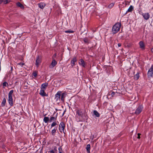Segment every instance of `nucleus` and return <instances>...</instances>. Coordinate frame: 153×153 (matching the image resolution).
Here are the masks:
<instances>
[{"label": "nucleus", "instance_id": "32", "mask_svg": "<svg viewBox=\"0 0 153 153\" xmlns=\"http://www.w3.org/2000/svg\"><path fill=\"white\" fill-rule=\"evenodd\" d=\"M59 153H62V147H59L58 149Z\"/></svg>", "mask_w": 153, "mask_h": 153}, {"label": "nucleus", "instance_id": "40", "mask_svg": "<svg viewBox=\"0 0 153 153\" xmlns=\"http://www.w3.org/2000/svg\"><path fill=\"white\" fill-rule=\"evenodd\" d=\"M50 152L51 153H55L53 150H51Z\"/></svg>", "mask_w": 153, "mask_h": 153}, {"label": "nucleus", "instance_id": "17", "mask_svg": "<svg viewBox=\"0 0 153 153\" xmlns=\"http://www.w3.org/2000/svg\"><path fill=\"white\" fill-rule=\"evenodd\" d=\"M6 98L4 97L3 98V101L1 104V107H3L5 106L6 102Z\"/></svg>", "mask_w": 153, "mask_h": 153}, {"label": "nucleus", "instance_id": "23", "mask_svg": "<svg viewBox=\"0 0 153 153\" xmlns=\"http://www.w3.org/2000/svg\"><path fill=\"white\" fill-rule=\"evenodd\" d=\"M43 121L45 123H47L49 121V118L48 117H45L43 119Z\"/></svg>", "mask_w": 153, "mask_h": 153}, {"label": "nucleus", "instance_id": "3", "mask_svg": "<svg viewBox=\"0 0 153 153\" xmlns=\"http://www.w3.org/2000/svg\"><path fill=\"white\" fill-rule=\"evenodd\" d=\"M65 128V124L63 122H61L59 126V130L61 133L63 132L65 134V132L64 131Z\"/></svg>", "mask_w": 153, "mask_h": 153}, {"label": "nucleus", "instance_id": "37", "mask_svg": "<svg viewBox=\"0 0 153 153\" xmlns=\"http://www.w3.org/2000/svg\"><path fill=\"white\" fill-rule=\"evenodd\" d=\"M65 112H66V110H65L64 111V112H63V114H62V116H64V115L65 113Z\"/></svg>", "mask_w": 153, "mask_h": 153}, {"label": "nucleus", "instance_id": "43", "mask_svg": "<svg viewBox=\"0 0 153 153\" xmlns=\"http://www.w3.org/2000/svg\"><path fill=\"white\" fill-rule=\"evenodd\" d=\"M13 67H11V71H13Z\"/></svg>", "mask_w": 153, "mask_h": 153}, {"label": "nucleus", "instance_id": "16", "mask_svg": "<svg viewBox=\"0 0 153 153\" xmlns=\"http://www.w3.org/2000/svg\"><path fill=\"white\" fill-rule=\"evenodd\" d=\"M39 7L41 9H43L45 6V4L43 3H41L39 4Z\"/></svg>", "mask_w": 153, "mask_h": 153}, {"label": "nucleus", "instance_id": "18", "mask_svg": "<svg viewBox=\"0 0 153 153\" xmlns=\"http://www.w3.org/2000/svg\"><path fill=\"white\" fill-rule=\"evenodd\" d=\"M77 59L76 58H73L71 61V65L73 67L75 65V62H76Z\"/></svg>", "mask_w": 153, "mask_h": 153}, {"label": "nucleus", "instance_id": "33", "mask_svg": "<svg viewBox=\"0 0 153 153\" xmlns=\"http://www.w3.org/2000/svg\"><path fill=\"white\" fill-rule=\"evenodd\" d=\"M114 5V3H112L108 5V7L109 8H111Z\"/></svg>", "mask_w": 153, "mask_h": 153}, {"label": "nucleus", "instance_id": "41", "mask_svg": "<svg viewBox=\"0 0 153 153\" xmlns=\"http://www.w3.org/2000/svg\"><path fill=\"white\" fill-rule=\"evenodd\" d=\"M121 44L120 43H118V47H120L121 46Z\"/></svg>", "mask_w": 153, "mask_h": 153}, {"label": "nucleus", "instance_id": "34", "mask_svg": "<svg viewBox=\"0 0 153 153\" xmlns=\"http://www.w3.org/2000/svg\"><path fill=\"white\" fill-rule=\"evenodd\" d=\"M24 64H25L24 63H22L20 62V63H18L17 64V65H20L21 67H22L24 65Z\"/></svg>", "mask_w": 153, "mask_h": 153}, {"label": "nucleus", "instance_id": "27", "mask_svg": "<svg viewBox=\"0 0 153 153\" xmlns=\"http://www.w3.org/2000/svg\"><path fill=\"white\" fill-rule=\"evenodd\" d=\"M139 76L138 74H137L134 76V79L135 80H137L139 78Z\"/></svg>", "mask_w": 153, "mask_h": 153}, {"label": "nucleus", "instance_id": "22", "mask_svg": "<svg viewBox=\"0 0 153 153\" xmlns=\"http://www.w3.org/2000/svg\"><path fill=\"white\" fill-rule=\"evenodd\" d=\"M56 129V128H55L53 129L51 131V134L53 136H54L55 135Z\"/></svg>", "mask_w": 153, "mask_h": 153}, {"label": "nucleus", "instance_id": "10", "mask_svg": "<svg viewBox=\"0 0 153 153\" xmlns=\"http://www.w3.org/2000/svg\"><path fill=\"white\" fill-rule=\"evenodd\" d=\"M48 85V83L45 82V83H43L42 84L41 86V89L45 90Z\"/></svg>", "mask_w": 153, "mask_h": 153}, {"label": "nucleus", "instance_id": "9", "mask_svg": "<svg viewBox=\"0 0 153 153\" xmlns=\"http://www.w3.org/2000/svg\"><path fill=\"white\" fill-rule=\"evenodd\" d=\"M143 107L142 106H139L136 109L135 113L136 114H139L142 111Z\"/></svg>", "mask_w": 153, "mask_h": 153}, {"label": "nucleus", "instance_id": "2", "mask_svg": "<svg viewBox=\"0 0 153 153\" xmlns=\"http://www.w3.org/2000/svg\"><path fill=\"white\" fill-rule=\"evenodd\" d=\"M13 92V90H12L10 91L8 94V101L9 104L11 106L13 105V99L12 97V94Z\"/></svg>", "mask_w": 153, "mask_h": 153}, {"label": "nucleus", "instance_id": "5", "mask_svg": "<svg viewBox=\"0 0 153 153\" xmlns=\"http://www.w3.org/2000/svg\"><path fill=\"white\" fill-rule=\"evenodd\" d=\"M41 62V58L39 56H38L36 57V65L37 67H38Z\"/></svg>", "mask_w": 153, "mask_h": 153}, {"label": "nucleus", "instance_id": "1", "mask_svg": "<svg viewBox=\"0 0 153 153\" xmlns=\"http://www.w3.org/2000/svg\"><path fill=\"white\" fill-rule=\"evenodd\" d=\"M75 118L77 122H83L88 119V117L85 110L82 112L81 109L77 108L75 110Z\"/></svg>", "mask_w": 153, "mask_h": 153}, {"label": "nucleus", "instance_id": "28", "mask_svg": "<svg viewBox=\"0 0 153 153\" xmlns=\"http://www.w3.org/2000/svg\"><path fill=\"white\" fill-rule=\"evenodd\" d=\"M83 41L85 43H89V40L87 37H85L84 38Z\"/></svg>", "mask_w": 153, "mask_h": 153}, {"label": "nucleus", "instance_id": "15", "mask_svg": "<svg viewBox=\"0 0 153 153\" xmlns=\"http://www.w3.org/2000/svg\"><path fill=\"white\" fill-rule=\"evenodd\" d=\"M16 6L18 7L21 8L22 9H24V6L21 4L20 2H18L16 3Z\"/></svg>", "mask_w": 153, "mask_h": 153}, {"label": "nucleus", "instance_id": "24", "mask_svg": "<svg viewBox=\"0 0 153 153\" xmlns=\"http://www.w3.org/2000/svg\"><path fill=\"white\" fill-rule=\"evenodd\" d=\"M134 9V7L132 5H131L128 9L127 12H131Z\"/></svg>", "mask_w": 153, "mask_h": 153}, {"label": "nucleus", "instance_id": "42", "mask_svg": "<svg viewBox=\"0 0 153 153\" xmlns=\"http://www.w3.org/2000/svg\"><path fill=\"white\" fill-rule=\"evenodd\" d=\"M2 0H0V4L3 2Z\"/></svg>", "mask_w": 153, "mask_h": 153}, {"label": "nucleus", "instance_id": "4", "mask_svg": "<svg viewBox=\"0 0 153 153\" xmlns=\"http://www.w3.org/2000/svg\"><path fill=\"white\" fill-rule=\"evenodd\" d=\"M153 74V65H152L150 68L149 70L147 75L148 76L149 78L152 77Z\"/></svg>", "mask_w": 153, "mask_h": 153}, {"label": "nucleus", "instance_id": "29", "mask_svg": "<svg viewBox=\"0 0 153 153\" xmlns=\"http://www.w3.org/2000/svg\"><path fill=\"white\" fill-rule=\"evenodd\" d=\"M57 125V124L56 123V122H55V121L53 122L51 124V128H52L54 126H55Z\"/></svg>", "mask_w": 153, "mask_h": 153}, {"label": "nucleus", "instance_id": "14", "mask_svg": "<svg viewBox=\"0 0 153 153\" xmlns=\"http://www.w3.org/2000/svg\"><path fill=\"white\" fill-rule=\"evenodd\" d=\"M57 64V62L54 59L53 60L52 62L51 63V65L52 67L50 66V68H53Z\"/></svg>", "mask_w": 153, "mask_h": 153}, {"label": "nucleus", "instance_id": "7", "mask_svg": "<svg viewBox=\"0 0 153 153\" xmlns=\"http://www.w3.org/2000/svg\"><path fill=\"white\" fill-rule=\"evenodd\" d=\"M45 90L41 89L39 93V94L43 97L48 96V94H46L45 92Z\"/></svg>", "mask_w": 153, "mask_h": 153}, {"label": "nucleus", "instance_id": "13", "mask_svg": "<svg viewBox=\"0 0 153 153\" xmlns=\"http://www.w3.org/2000/svg\"><path fill=\"white\" fill-rule=\"evenodd\" d=\"M57 116L56 117L51 116L49 119L50 122L51 123L53 121H55L57 118Z\"/></svg>", "mask_w": 153, "mask_h": 153}, {"label": "nucleus", "instance_id": "25", "mask_svg": "<svg viewBox=\"0 0 153 153\" xmlns=\"http://www.w3.org/2000/svg\"><path fill=\"white\" fill-rule=\"evenodd\" d=\"M87 152H88L89 153L90 152V145L89 144H88L86 148Z\"/></svg>", "mask_w": 153, "mask_h": 153}, {"label": "nucleus", "instance_id": "19", "mask_svg": "<svg viewBox=\"0 0 153 153\" xmlns=\"http://www.w3.org/2000/svg\"><path fill=\"white\" fill-rule=\"evenodd\" d=\"M66 94L65 93H63L61 95V100L62 101H64V99L65 97Z\"/></svg>", "mask_w": 153, "mask_h": 153}, {"label": "nucleus", "instance_id": "31", "mask_svg": "<svg viewBox=\"0 0 153 153\" xmlns=\"http://www.w3.org/2000/svg\"><path fill=\"white\" fill-rule=\"evenodd\" d=\"M65 33H73L74 31L72 30H67L65 31Z\"/></svg>", "mask_w": 153, "mask_h": 153}, {"label": "nucleus", "instance_id": "20", "mask_svg": "<svg viewBox=\"0 0 153 153\" xmlns=\"http://www.w3.org/2000/svg\"><path fill=\"white\" fill-rule=\"evenodd\" d=\"M93 114L94 115L97 117H99L100 116V114L96 110L94 111Z\"/></svg>", "mask_w": 153, "mask_h": 153}, {"label": "nucleus", "instance_id": "44", "mask_svg": "<svg viewBox=\"0 0 153 153\" xmlns=\"http://www.w3.org/2000/svg\"><path fill=\"white\" fill-rule=\"evenodd\" d=\"M151 51L152 53H153V48H152V49H151Z\"/></svg>", "mask_w": 153, "mask_h": 153}, {"label": "nucleus", "instance_id": "38", "mask_svg": "<svg viewBox=\"0 0 153 153\" xmlns=\"http://www.w3.org/2000/svg\"><path fill=\"white\" fill-rule=\"evenodd\" d=\"M140 134L139 133L138 134L137 138H138V139H139L140 138Z\"/></svg>", "mask_w": 153, "mask_h": 153}, {"label": "nucleus", "instance_id": "11", "mask_svg": "<svg viewBox=\"0 0 153 153\" xmlns=\"http://www.w3.org/2000/svg\"><path fill=\"white\" fill-rule=\"evenodd\" d=\"M79 65L82 66L83 67H85L86 66V63L85 62L84 60L82 59H80L79 62Z\"/></svg>", "mask_w": 153, "mask_h": 153}, {"label": "nucleus", "instance_id": "39", "mask_svg": "<svg viewBox=\"0 0 153 153\" xmlns=\"http://www.w3.org/2000/svg\"><path fill=\"white\" fill-rule=\"evenodd\" d=\"M115 93L114 92H112L111 93V95L112 96H113L114 94Z\"/></svg>", "mask_w": 153, "mask_h": 153}, {"label": "nucleus", "instance_id": "21", "mask_svg": "<svg viewBox=\"0 0 153 153\" xmlns=\"http://www.w3.org/2000/svg\"><path fill=\"white\" fill-rule=\"evenodd\" d=\"M139 45L140 48L142 49L144 48L145 46L143 42L142 41H140L139 42Z\"/></svg>", "mask_w": 153, "mask_h": 153}, {"label": "nucleus", "instance_id": "45", "mask_svg": "<svg viewBox=\"0 0 153 153\" xmlns=\"http://www.w3.org/2000/svg\"><path fill=\"white\" fill-rule=\"evenodd\" d=\"M54 150H55V151H56H56H57V150H56V147H55V148H54Z\"/></svg>", "mask_w": 153, "mask_h": 153}, {"label": "nucleus", "instance_id": "35", "mask_svg": "<svg viewBox=\"0 0 153 153\" xmlns=\"http://www.w3.org/2000/svg\"><path fill=\"white\" fill-rule=\"evenodd\" d=\"M33 75L35 77H36V76L37 75V73H36V72H33Z\"/></svg>", "mask_w": 153, "mask_h": 153}, {"label": "nucleus", "instance_id": "36", "mask_svg": "<svg viewBox=\"0 0 153 153\" xmlns=\"http://www.w3.org/2000/svg\"><path fill=\"white\" fill-rule=\"evenodd\" d=\"M112 30L113 31H115V25L113 26L112 27Z\"/></svg>", "mask_w": 153, "mask_h": 153}, {"label": "nucleus", "instance_id": "6", "mask_svg": "<svg viewBox=\"0 0 153 153\" xmlns=\"http://www.w3.org/2000/svg\"><path fill=\"white\" fill-rule=\"evenodd\" d=\"M61 92L58 91L55 95V99L56 102L60 101V97Z\"/></svg>", "mask_w": 153, "mask_h": 153}, {"label": "nucleus", "instance_id": "12", "mask_svg": "<svg viewBox=\"0 0 153 153\" xmlns=\"http://www.w3.org/2000/svg\"><path fill=\"white\" fill-rule=\"evenodd\" d=\"M142 16L146 20L148 19L150 17V15L148 13H143L142 14Z\"/></svg>", "mask_w": 153, "mask_h": 153}, {"label": "nucleus", "instance_id": "30", "mask_svg": "<svg viewBox=\"0 0 153 153\" xmlns=\"http://www.w3.org/2000/svg\"><path fill=\"white\" fill-rule=\"evenodd\" d=\"M4 4H7L10 1V0H2Z\"/></svg>", "mask_w": 153, "mask_h": 153}, {"label": "nucleus", "instance_id": "8", "mask_svg": "<svg viewBox=\"0 0 153 153\" xmlns=\"http://www.w3.org/2000/svg\"><path fill=\"white\" fill-rule=\"evenodd\" d=\"M121 26V24L119 22L115 24V33L119 31Z\"/></svg>", "mask_w": 153, "mask_h": 153}, {"label": "nucleus", "instance_id": "46", "mask_svg": "<svg viewBox=\"0 0 153 153\" xmlns=\"http://www.w3.org/2000/svg\"><path fill=\"white\" fill-rule=\"evenodd\" d=\"M56 54H54V56H56Z\"/></svg>", "mask_w": 153, "mask_h": 153}, {"label": "nucleus", "instance_id": "26", "mask_svg": "<svg viewBox=\"0 0 153 153\" xmlns=\"http://www.w3.org/2000/svg\"><path fill=\"white\" fill-rule=\"evenodd\" d=\"M3 88H4L6 86H8V84L6 82H4L2 84Z\"/></svg>", "mask_w": 153, "mask_h": 153}]
</instances>
